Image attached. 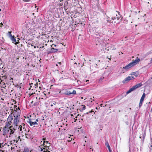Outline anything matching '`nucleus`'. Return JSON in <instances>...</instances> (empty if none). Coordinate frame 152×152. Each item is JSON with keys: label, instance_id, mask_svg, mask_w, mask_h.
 <instances>
[{"label": "nucleus", "instance_id": "f704fd0d", "mask_svg": "<svg viewBox=\"0 0 152 152\" xmlns=\"http://www.w3.org/2000/svg\"><path fill=\"white\" fill-rule=\"evenodd\" d=\"M107 21H108V22H109L110 23L111 20H109V18H108Z\"/></svg>", "mask_w": 152, "mask_h": 152}, {"label": "nucleus", "instance_id": "f03ea898", "mask_svg": "<svg viewBox=\"0 0 152 152\" xmlns=\"http://www.w3.org/2000/svg\"><path fill=\"white\" fill-rule=\"evenodd\" d=\"M20 115L18 114H14L12 115L13 120V123L12 124H18L20 121Z\"/></svg>", "mask_w": 152, "mask_h": 152}, {"label": "nucleus", "instance_id": "2eb2a0df", "mask_svg": "<svg viewBox=\"0 0 152 152\" xmlns=\"http://www.w3.org/2000/svg\"><path fill=\"white\" fill-rule=\"evenodd\" d=\"M64 94L65 95L69 96L71 94V92H70L69 91H68V90L66 91H66L64 93Z\"/></svg>", "mask_w": 152, "mask_h": 152}, {"label": "nucleus", "instance_id": "423d86ee", "mask_svg": "<svg viewBox=\"0 0 152 152\" xmlns=\"http://www.w3.org/2000/svg\"><path fill=\"white\" fill-rule=\"evenodd\" d=\"M4 129L3 135L4 136H6V137H8L9 135V129Z\"/></svg>", "mask_w": 152, "mask_h": 152}, {"label": "nucleus", "instance_id": "ea45409f", "mask_svg": "<svg viewBox=\"0 0 152 152\" xmlns=\"http://www.w3.org/2000/svg\"><path fill=\"white\" fill-rule=\"evenodd\" d=\"M30 85H32L33 84V83H30L29 84Z\"/></svg>", "mask_w": 152, "mask_h": 152}, {"label": "nucleus", "instance_id": "a878e982", "mask_svg": "<svg viewBox=\"0 0 152 152\" xmlns=\"http://www.w3.org/2000/svg\"><path fill=\"white\" fill-rule=\"evenodd\" d=\"M34 125H38V124L36 122H34ZM36 127H38L37 126H36Z\"/></svg>", "mask_w": 152, "mask_h": 152}, {"label": "nucleus", "instance_id": "7c9ffc66", "mask_svg": "<svg viewBox=\"0 0 152 152\" xmlns=\"http://www.w3.org/2000/svg\"><path fill=\"white\" fill-rule=\"evenodd\" d=\"M40 151H43V149H44V150H45V148H40Z\"/></svg>", "mask_w": 152, "mask_h": 152}, {"label": "nucleus", "instance_id": "9b49d317", "mask_svg": "<svg viewBox=\"0 0 152 152\" xmlns=\"http://www.w3.org/2000/svg\"><path fill=\"white\" fill-rule=\"evenodd\" d=\"M25 135L26 138L28 139H30L31 138V134L29 133V130H28V131H26L25 132Z\"/></svg>", "mask_w": 152, "mask_h": 152}, {"label": "nucleus", "instance_id": "ddd939ff", "mask_svg": "<svg viewBox=\"0 0 152 152\" xmlns=\"http://www.w3.org/2000/svg\"><path fill=\"white\" fill-rule=\"evenodd\" d=\"M105 145L107 147L108 149L109 152H112V150H111L110 146L107 141H106L105 143Z\"/></svg>", "mask_w": 152, "mask_h": 152}, {"label": "nucleus", "instance_id": "72a5a7b5", "mask_svg": "<svg viewBox=\"0 0 152 152\" xmlns=\"http://www.w3.org/2000/svg\"><path fill=\"white\" fill-rule=\"evenodd\" d=\"M56 103H53V104H51V105H50L52 107L53 106V105H55Z\"/></svg>", "mask_w": 152, "mask_h": 152}, {"label": "nucleus", "instance_id": "c85d7f7f", "mask_svg": "<svg viewBox=\"0 0 152 152\" xmlns=\"http://www.w3.org/2000/svg\"><path fill=\"white\" fill-rule=\"evenodd\" d=\"M94 112V111L92 110L91 111H89L88 112H87L86 113V114H88L89 113H91V112Z\"/></svg>", "mask_w": 152, "mask_h": 152}, {"label": "nucleus", "instance_id": "09e8293b", "mask_svg": "<svg viewBox=\"0 0 152 152\" xmlns=\"http://www.w3.org/2000/svg\"><path fill=\"white\" fill-rule=\"evenodd\" d=\"M96 109H97V107H96Z\"/></svg>", "mask_w": 152, "mask_h": 152}, {"label": "nucleus", "instance_id": "0eeeda50", "mask_svg": "<svg viewBox=\"0 0 152 152\" xmlns=\"http://www.w3.org/2000/svg\"><path fill=\"white\" fill-rule=\"evenodd\" d=\"M20 126H18V124H12L11 127V129H13L14 131L16 130L17 129H19Z\"/></svg>", "mask_w": 152, "mask_h": 152}, {"label": "nucleus", "instance_id": "cd10ccee", "mask_svg": "<svg viewBox=\"0 0 152 152\" xmlns=\"http://www.w3.org/2000/svg\"><path fill=\"white\" fill-rule=\"evenodd\" d=\"M22 130L23 131H26V129L25 127H23V128L22 129Z\"/></svg>", "mask_w": 152, "mask_h": 152}, {"label": "nucleus", "instance_id": "b1692460", "mask_svg": "<svg viewBox=\"0 0 152 152\" xmlns=\"http://www.w3.org/2000/svg\"><path fill=\"white\" fill-rule=\"evenodd\" d=\"M104 78V77H101L99 79V83H101L102 81V80H103V79Z\"/></svg>", "mask_w": 152, "mask_h": 152}, {"label": "nucleus", "instance_id": "6e6d98bb", "mask_svg": "<svg viewBox=\"0 0 152 152\" xmlns=\"http://www.w3.org/2000/svg\"><path fill=\"white\" fill-rule=\"evenodd\" d=\"M85 138H87V137H85Z\"/></svg>", "mask_w": 152, "mask_h": 152}, {"label": "nucleus", "instance_id": "6e6552de", "mask_svg": "<svg viewBox=\"0 0 152 152\" xmlns=\"http://www.w3.org/2000/svg\"><path fill=\"white\" fill-rule=\"evenodd\" d=\"M145 93H144L142 96V97L140 99L139 107L140 108L142 106V102L144 100V99L145 98Z\"/></svg>", "mask_w": 152, "mask_h": 152}, {"label": "nucleus", "instance_id": "20e7f679", "mask_svg": "<svg viewBox=\"0 0 152 152\" xmlns=\"http://www.w3.org/2000/svg\"><path fill=\"white\" fill-rule=\"evenodd\" d=\"M122 19V18L120 15H117L115 17L112 18L111 19L113 20H115V23H118L121 21Z\"/></svg>", "mask_w": 152, "mask_h": 152}, {"label": "nucleus", "instance_id": "c756f323", "mask_svg": "<svg viewBox=\"0 0 152 152\" xmlns=\"http://www.w3.org/2000/svg\"><path fill=\"white\" fill-rule=\"evenodd\" d=\"M23 1H24V2H28L29 1H30L31 0H23Z\"/></svg>", "mask_w": 152, "mask_h": 152}, {"label": "nucleus", "instance_id": "052dcab7", "mask_svg": "<svg viewBox=\"0 0 152 152\" xmlns=\"http://www.w3.org/2000/svg\"><path fill=\"white\" fill-rule=\"evenodd\" d=\"M90 152H91V150H90Z\"/></svg>", "mask_w": 152, "mask_h": 152}, {"label": "nucleus", "instance_id": "7ed1b4c3", "mask_svg": "<svg viewBox=\"0 0 152 152\" xmlns=\"http://www.w3.org/2000/svg\"><path fill=\"white\" fill-rule=\"evenodd\" d=\"M142 85V83H139L133 86L126 92V94H128L130 93L131 92L134 91L136 89L140 87Z\"/></svg>", "mask_w": 152, "mask_h": 152}, {"label": "nucleus", "instance_id": "6ab92c4d", "mask_svg": "<svg viewBox=\"0 0 152 152\" xmlns=\"http://www.w3.org/2000/svg\"><path fill=\"white\" fill-rule=\"evenodd\" d=\"M23 152H30V151L28 148H26L24 149Z\"/></svg>", "mask_w": 152, "mask_h": 152}, {"label": "nucleus", "instance_id": "603ef678", "mask_svg": "<svg viewBox=\"0 0 152 152\" xmlns=\"http://www.w3.org/2000/svg\"><path fill=\"white\" fill-rule=\"evenodd\" d=\"M85 142H86V140H85Z\"/></svg>", "mask_w": 152, "mask_h": 152}, {"label": "nucleus", "instance_id": "8fccbe9b", "mask_svg": "<svg viewBox=\"0 0 152 152\" xmlns=\"http://www.w3.org/2000/svg\"><path fill=\"white\" fill-rule=\"evenodd\" d=\"M151 146L152 147V145H151Z\"/></svg>", "mask_w": 152, "mask_h": 152}, {"label": "nucleus", "instance_id": "2f4dec72", "mask_svg": "<svg viewBox=\"0 0 152 152\" xmlns=\"http://www.w3.org/2000/svg\"><path fill=\"white\" fill-rule=\"evenodd\" d=\"M43 152H50L49 151H48V150H44Z\"/></svg>", "mask_w": 152, "mask_h": 152}, {"label": "nucleus", "instance_id": "473e14b6", "mask_svg": "<svg viewBox=\"0 0 152 152\" xmlns=\"http://www.w3.org/2000/svg\"><path fill=\"white\" fill-rule=\"evenodd\" d=\"M13 79L12 78H10V81H11V80H12V81H11V82H12H12H13Z\"/></svg>", "mask_w": 152, "mask_h": 152}, {"label": "nucleus", "instance_id": "bf43d9fd", "mask_svg": "<svg viewBox=\"0 0 152 152\" xmlns=\"http://www.w3.org/2000/svg\"><path fill=\"white\" fill-rule=\"evenodd\" d=\"M0 60L1 61V59L0 58Z\"/></svg>", "mask_w": 152, "mask_h": 152}, {"label": "nucleus", "instance_id": "5701e85b", "mask_svg": "<svg viewBox=\"0 0 152 152\" xmlns=\"http://www.w3.org/2000/svg\"><path fill=\"white\" fill-rule=\"evenodd\" d=\"M45 139L43 138V140L44 141L43 144L44 145H45L46 144L45 143L46 142L47 143H48V141H46V142L45 141Z\"/></svg>", "mask_w": 152, "mask_h": 152}, {"label": "nucleus", "instance_id": "864d4df0", "mask_svg": "<svg viewBox=\"0 0 152 152\" xmlns=\"http://www.w3.org/2000/svg\"><path fill=\"white\" fill-rule=\"evenodd\" d=\"M110 45V46H112V45Z\"/></svg>", "mask_w": 152, "mask_h": 152}, {"label": "nucleus", "instance_id": "aec40b11", "mask_svg": "<svg viewBox=\"0 0 152 152\" xmlns=\"http://www.w3.org/2000/svg\"><path fill=\"white\" fill-rule=\"evenodd\" d=\"M76 94V91L73 90L72 92H71V94H73L74 95H75Z\"/></svg>", "mask_w": 152, "mask_h": 152}, {"label": "nucleus", "instance_id": "a19ab883", "mask_svg": "<svg viewBox=\"0 0 152 152\" xmlns=\"http://www.w3.org/2000/svg\"><path fill=\"white\" fill-rule=\"evenodd\" d=\"M151 139V144H152L151 145H152V138Z\"/></svg>", "mask_w": 152, "mask_h": 152}, {"label": "nucleus", "instance_id": "79ce46f5", "mask_svg": "<svg viewBox=\"0 0 152 152\" xmlns=\"http://www.w3.org/2000/svg\"><path fill=\"white\" fill-rule=\"evenodd\" d=\"M44 120V118L43 117V118H42V120Z\"/></svg>", "mask_w": 152, "mask_h": 152}, {"label": "nucleus", "instance_id": "4d7b16f0", "mask_svg": "<svg viewBox=\"0 0 152 152\" xmlns=\"http://www.w3.org/2000/svg\"><path fill=\"white\" fill-rule=\"evenodd\" d=\"M84 146H85V145L84 144V145H83Z\"/></svg>", "mask_w": 152, "mask_h": 152}, {"label": "nucleus", "instance_id": "de8ad7c7", "mask_svg": "<svg viewBox=\"0 0 152 152\" xmlns=\"http://www.w3.org/2000/svg\"><path fill=\"white\" fill-rule=\"evenodd\" d=\"M31 46H33V45H31Z\"/></svg>", "mask_w": 152, "mask_h": 152}, {"label": "nucleus", "instance_id": "f3484780", "mask_svg": "<svg viewBox=\"0 0 152 152\" xmlns=\"http://www.w3.org/2000/svg\"><path fill=\"white\" fill-rule=\"evenodd\" d=\"M132 74L135 76L136 77H137L138 75V73L137 72H133Z\"/></svg>", "mask_w": 152, "mask_h": 152}, {"label": "nucleus", "instance_id": "9d476101", "mask_svg": "<svg viewBox=\"0 0 152 152\" xmlns=\"http://www.w3.org/2000/svg\"><path fill=\"white\" fill-rule=\"evenodd\" d=\"M133 66L131 64V63H130L128 65H126L125 67H123V69H126V71L128 70L131 67H132Z\"/></svg>", "mask_w": 152, "mask_h": 152}, {"label": "nucleus", "instance_id": "49530a36", "mask_svg": "<svg viewBox=\"0 0 152 152\" xmlns=\"http://www.w3.org/2000/svg\"><path fill=\"white\" fill-rule=\"evenodd\" d=\"M19 137V138H20V136H19V137Z\"/></svg>", "mask_w": 152, "mask_h": 152}, {"label": "nucleus", "instance_id": "a18cd8bd", "mask_svg": "<svg viewBox=\"0 0 152 152\" xmlns=\"http://www.w3.org/2000/svg\"><path fill=\"white\" fill-rule=\"evenodd\" d=\"M115 49H115H114V48H113L112 49V50H113V49Z\"/></svg>", "mask_w": 152, "mask_h": 152}, {"label": "nucleus", "instance_id": "13d9d810", "mask_svg": "<svg viewBox=\"0 0 152 152\" xmlns=\"http://www.w3.org/2000/svg\"><path fill=\"white\" fill-rule=\"evenodd\" d=\"M1 130L0 129V132L1 131Z\"/></svg>", "mask_w": 152, "mask_h": 152}, {"label": "nucleus", "instance_id": "393cba45", "mask_svg": "<svg viewBox=\"0 0 152 152\" xmlns=\"http://www.w3.org/2000/svg\"><path fill=\"white\" fill-rule=\"evenodd\" d=\"M19 126H20V128H19V131H21L22 130V126H21V125H19Z\"/></svg>", "mask_w": 152, "mask_h": 152}, {"label": "nucleus", "instance_id": "bb28decb", "mask_svg": "<svg viewBox=\"0 0 152 152\" xmlns=\"http://www.w3.org/2000/svg\"><path fill=\"white\" fill-rule=\"evenodd\" d=\"M9 37L11 39L12 37H13L14 36H12L11 34H10Z\"/></svg>", "mask_w": 152, "mask_h": 152}, {"label": "nucleus", "instance_id": "4468645a", "mask_svg": "<svg viewBox=\"0 0 152 152\" xmlns=\"http://www.w3.org/2000/svg\"><path fill=\"white\" fill-rule=\"evenodd\" d=\"M14 131L13 129H10L9 137H11V136L14 133Z\"/></svg>", "mask_w": 152, "mask_h": 152}, {"label": "nucleus", "instance_id": "e433bc0d", "mask_svg": "<svg viewBox=\"0 0 152 152\" xmlns=\"http://www.w3.org/2000/svg\"><path fill=\"white\" fill-rule=\"evenodd\" d=\"M100 106L101 107H102L103 106V104H101L100 105Z\"/></svg>", "mask_w": 152, "mask_h": 152}, {"label": "nucleus", "instance_id": "1a4fd4ad", "mask_svg": "<svg viewBox=\"0 0 152 152\" xmlns=\"http://www.w3.org/2000/svg\"><path fill=\"white\" fill-rule=\"evenodd\" d=\"M140 61V59L137 58L136 59H135L134 60H133V61L132 62H131V64L133 66H134L136 64H138Z\"/></svg>", "mask_w": 152, "mask_h": 152}, {"label": "nucleus", "instance_id": "c9c22d12", "mask_svg": "<svg viewBox=\"0 0 152 152\" xmlns=\"http://www.w3.org/2000/svg\"><path fill=\"white\" fill-rule=\"evenodd\" d=\"M8 33L9 34V35L10 34H11V31H8Z\"/></svg>", "mask_w": 152, "mask_h": 152}, {"label": "nucleus", "instance_id": "a211bd4d", "mask_svg": "<svg viewBox=\"0 0 152 152\" xmlns=\"http://www.w3.org/2000/svg\"><path fill=\"white\" fill-rule=\"evenodd\" d=\"M28 122L29 123L31 126H32L34 125V122H33V121H30L29 122Z\"/></svg>", "mask_w": 152, "mask_h": 152}, {"label": "nucleus", "instance_id": "4be33fe9", "mask_svg": "<svg viewBox=\"0 0 152 152\" xmlns=\"http://www.w3.org/2000/svg\"><path fill=\"white\" fill-rule=\"evenodd\" d=\"M82 106H83V107L81 109L83 111L86 109V107L84 105H82Z\"/></svg>", "mask_w": 152, "mask_h": 152}, {"label": "nucleus", "instance_id": "37998d69", "mask_svg": "<svg viewBox=\"0 0 152 152\" xmlns=\"http://www.w3.org/2000/svg\"><path fill=\"white\" fill-rule=\"evenodd\" d=\"M34 48H36V46H34Z\"/></svg>", "mask_w": 152, "mask_h": 152}, {"label": "nucleus", "instance_id": "412c9836", "mask_svg": "<svg viewBox=\"0 0 152 152\" xmlns=\"http://www.w3.org/2000/svg\"><path fill=\"white\" fill-rule=\"evenodd\" d=\"M4 144V143H0V148H1V147H3L5 145V144Z\"/></svg>", "mask_w": 152, "mask_h": 152}, {"label": "nucleus", "instance_id": "39448f33", "mask_svg": "<svg viewBox=\"0 0 152 152\" xmlns=\"http://www.w3.org/2000/svg\"><path fill=\"white\" fill-rule=\"evenodd\" d=\"M134 79V77L132 76H128L126 77L124 80L122 82L123 83H128L130 80H133Z\"/></svg>", "mask_w": 152, "mask_h": 152}, {"label": "nucleus", "instance_id": "c03bdc74", "mask_svg": "<svg viewBox=\"0 0 152 152\" xmlns=\"http://www.w3.org/2000/svg\"><path fill=\"white\" fill-rule=\"evenodd\" d=\"M151 62H152V58H151Z\"/></svg>", "mask_w": 152, "mask_h": 152}, {"label": "nucleus", "instance_id": "58836bf2", "mask_svg": "<svg viewBox=\"0 0 152 152\" xmlns=\"http://www.w3.org/2000/svg\"><path fill=\"white\" fill-rule=\"evenodd\" d=\"M90 150H91V151H93V149H92V148H90Z\"/></svg>", "mask_w": 152, "mask_h": 152}, {"label": "nucleus", "instance_id": "5fc2aeb1", "mask_svg": "<svg viewBox=\"0 0 152 152\" xmlns=\"http://www.w3.org/2000/svg\"><path fill=\"white\" fill-rule=\"evenodd\" d=\"M24 125L25 124H23V126H24Z\"/></svg>", "mask_w": 152, "mask_h": 152}, {"label": "nucleus", "instance_id": "dca6fc26", "mask_svg": "<svg viewBox=\"0 0 152 152\" xmlns=\"http://www.w3.org/2000/svg\"><path fill=\"white\" fill-rule=\"evenodd\" d=\"M11 39L13 43H15V44H18V43H17V42H16V40L15 39V38L14 36L13 37H12Z\"/></svg>", "mask_w": 152, "mask_h": 152}, {"label": "nucleus", "instance_id": "f257e3e1", "mask_svg": "<svg viewBox=\"0 0 152 152\" xmlns=\"http://www.w3.org/2000/svg\"><path fill=\"white\" fill-rule=\"evenodd\" d=\"M12 119L13 118L12 117V114H10L9 115L7 119V123L4 129H8L9 128V129H11L10 127L11 126V124H12Z\"/></svg>", "mask_w": 152, "mask_h": 152}, {"label": "nucleus", "instance_id": "3c124183", "mask_svg": "<svg viewBox=\"0 0 152 152\" xmlns=\"http://www.w3.org/2000/svg\"><path fill=\"white\" fill-rule=\"evenodd\" d=\"M1 11V9H0V11Z\"/></svg>", "mask_w": 152, "mask_h": 152}, {"label": "nucleus", "instance_id": "4c0bfd02", "mask_svg": "<svg viewBox=\"0 0 152 152\" xmlns=\"http://www.w3.org/2000/svg\"><path fill=\"white\" fill-rule=\"evenodd\" d=\"M36 121L38 122V119H36Z\"/></svg>", "mask_w": 152, "mask_h": 152}, {"label": "nucleus", "instance_id": "f8f14e48", "mask_svg": "<svg viewBox=\"0 0 152 152\" xmlns=\"http://www.w3.org/2000/svg\"><path fill=\"white\" fill-rule=\"evenodd\" d=\"M58 50V49H55L53 48L50 49V50L49 51L48 53H55L57 52Z\"/></svg>", "mask_w": 152, "mask_h": 152}]
</instances>
